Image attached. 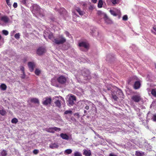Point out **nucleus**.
I'll return each mask as SVG.
<instances>
[{
	"label": "nucleus",
	"mask_w": 156,
	"mask_h": 156,
	"mask_svg": "<svg viewBox=\"0 0 156 156\" xmlns=\"http://www.w3.org/2000/svg\"><path fill=\"white\" fill-rule=\"evenodd\" d=\"M66 39L62 35H59L56 38H54L53 42L57 44H62L65 43Z\"/></svg>",
	"instance_id": "1"
},
{
	"label": "nucleus",
	"mask_w": 156,
	"mask_h": 156,
	"mask_svg": "<svg viewBox=\"0 0 156 156\" xmlns=\"http://www.w3.org/2000/svg\"><path fill=\"white\" fill-rule=\"evenodd\" d=\"M32 12L34 14H39L41 9L40 6L36 4H34L31 7Z\"/></svg>",
	"instance_id": "2"
},
{
	"label": "nucleus",
	"mask_w": 156,
	"mask_h": 156,
	"mask_svg": "<svg viewBox=\"0 0 156 156\" xmlns=\"http://www.w3.org/2000/svg\"><path fill=\"white\" fill-rule=\"evenodd\" d=\"M55 99L56 100L55 103L56 105L58 107H60L61 106V103H62L63 102L65 103V101L64 99L61 96L59 97H55Z\"/></svg>",
	"instance_id": "3"
},
{
	"label": "nucleus",
	"mask_w": 156,
	"mask_h": 156,
	"mask_svg": "<svg viewBox=\"0 0 156 156\" xmlns=\"http://www.w3.org/2000/svg\"><path fill=\"white\" fill-rule=\"evenodd\" d=\"M44 130L49 133H54L55 131H60L61 129L56 127H51L49 128H45Z\"/></svg>",
	"instance_id": "4"
},
{
	"label": "nucleus",
	"mask_w": 156,
	"mask_h": 156,
	"mask_svg": "<svg viewBox=\"0 0 156 156\" xmlns=\"http://www.w3.org/2000/svg\"><path fill=\"white\" fill-rule=\"evenodd\" d=\"M131 99L136 102H138L141 100V98L140 94H138L133 96Z\"/></svg>",
	"instance_id": "5"
},
{
	"label": "nucleus",
	"mask_w": 156,
	"mask_h": 156,
	"mask_svg": "<svg viewBox=\"0 0 156 156\" xmlns=\"http://www.w3.org/2000/svg\"><path fill=\"white\" fill-rule=\"evenodd\" d=\"M79 46L81 47V49H82V48H84V51H86L87 50L89 47V44L86 42H82L79 44Z\"/></svg>",
	"instance_id": "6"
},
{
	"label": "nucleus",
	"mask_w": 156,
	"mask_h": 156,
	"mask_svg": "<svg viewBox=\"0 0 156 156\" xmlns=\"http://www.w3.org/2000/svg\"><path fill=\"white\" fill-rule=\"evenodd\" d=\"M76 100V98L75 96L71 95L68 101V104L70 106L73 105L74 104V101Z\"/></svg>",
	"instance_id": "7"
},
{
	"label": "nucleus",
	"mask_w": 156,
	"mask_h": 156,
	"mask_svg": "<svg viewBox=\"0 0 156 156\" xmlns=\"http://www.w3.org/2000/svg\"><path fill=\"white\" fill-rule=\"evenodd\" d=\"M9 20V18L7 16H2L0 20L1 25H4L5 24L8 22Z\"/></svg>",
	"instance_id": "8"
},
{
	"label": "nucleus",
	"mask_w": 156,
	"mask_h": 156,
	"mask_svg": "<svg viewBox=\"0 0 156 156\" xmlns=\"http://www.w3.org/2000/svg\"><path fill=\"white\" fill-rule=\"evenodd\" d=\"M58 82L61 84H63L65 83L66 80L65 77L63 76H60L57 79Z\"/></svg>",
	"instance_id": "9"
},
{
	"label": "nucleus",
	"mask_w": 156,
	"mask_h": 156,
	"mask_svg": "<svg viewBox=\"0 0 156 156\" xmlns=\"http://www.w3.org/2000/svg\"><path fill=\"white\" fill-rule=\"evenodd\" d=\"M45 49L42 47H40L38 48L37 50V53L39 55H41L45 52Z\"/></svg>",
	"instance_id": "10"
},
{
	"label": "nucleus",
	"mask_w": 156,
	"mask_h": 156,
	"mask_svg": "<svg viewBox=\"0 0 156 156\" xmlns=\"http://www.w3.org/2000/svg\"><path fill=\"white\" fill-rule=\"evenodd\" d=\"M60 137L64 140H68L71 139V136H69L66 133H62L60 134Z\"/></svg>",
	"instance_id": "11"
},
{
	"label": "nucleus",
	"mask_w": 156,
	"mask_h": 156,
	"mask_svg": "<svg viewBox=\"0 0 156 156\" xmlns=\"http://www.w3.org/2000/svg\"><path fill=\"white\" fill-rule=\"evenodd\" d=\"M51 101V98H46L43 102V104L44 105H47L50 104Z\"/></svg>",
	"instance_id": "12"
},
{
	"label": "nucleus",
	"mask_w": 156,
	"mask_h": 156,
	"mask_svg": "<svg viewBox=\"0 0 156 156\" xmlns=\"http://www.w3.org/2000/svg\"><path fill=\"white\" fill-rule=\"evenodd\" d=\"M35 65L34 62H30L28 63V66L30 71H33Z\"/></svg>",
	"instance_id": "13"
},
{
	"label": "nucleus",
	"mask_w": 156,
	"mask_h": 156,
	"mask_svg": "<svg viewBox=\"0 0 156 156\" xmlns=\"http://www.w3.org/2000/svg\"><path fill=\"white\" fill-rule=\"evenodd\" d=\"M83 154L85 156H90L91 155V152L90 150H83Z\"/></svg>",
	"instance_id": "14"
},
{
	"label": "nucleus",
	"mask_w": 156,
	"mask_h": 156,
	"mask_svg": "<svg viewBox=\"0 0 156 156\" xmlns=\"http://www.w3.org/2000/svg\"><path fill=\"white\" fill-rule=\"evenodd\" d=\"M104 19L105 23L107 24H111L112 23V20L106 15L105 16Z\"/></svg>",
	"instance_id": "15"
},
{
	"label": "nucleus",
	"mask_w": 156,
	"mask_h": 156,
	"mask_svg": "<svg viewBox=\"0 0 156 156\" xmlns=\"http://www.w3.org/2000/svg\"><path fill=\"white\" fill-rule=\"evenodd\" d=\"M83 72L82 74L83 76H86L87 77H88L89 74H90V72L87 69H85L83 71Z\"/></svg>",
	"instance_id": "16"
},
{
	"label": "nucleus",
	"mask_w": 156,
	"mask_h": 156,
	"mask_svg": "<svg viewBox=\"0 0 156 156\" xmlns=\"http://www.w3.org/2000/svg\"><path fill=\"white\" fill-rule=\"evenodd\" d=\"M34 102L35 103H39V101L38 99L37 98H32L30 99L28 101V102Z\"/></svg>",
	"instance_id": "17"
},
{
	"label": "nucleus",
	"mask_w": 156,
	"mask_h": 156,
	"mask_svg": "<svg viewBox=\"0 0 156 156\" xmlns=\"http://www.w3.org/2000/svg\"><path fill=\"white\" fill-rule=\"evenodd\" d=\"M140 84L139 82L136 81L135 82L134 85V88L136 89H138L140 87Z\"/></svg>",
	"instance_id": "18"
},
{
	"label": "nucleus",
	"mask_w": 156,
	"mask_h": 156,
	"mask_svg": "<svg viewBox=\"0 0 156 156\" xmlns=\"http://www.w3.org/2000/svg\"><path fill=\"white\" fill-rule=\"evenodd\" d=\"M58 146L56 143H51L50 145V147L52 149L57 148L58 147Z\"/></svg>",
	"instance_id": "19"
},
{
	"label": "nucleus",
	"mask_w": 156,
	"mask_h": 156,
	"mask_svg": "<svg viewBox=\"0 0 156 156\" xmlns=\"http://www.w3.org/2000/svg\"><path fill=\"white\" fill-rule=\"evenodd\" d=\"M76 10L77 12H78L79 14L80 15H83L84 13V12L82 11H81L80 9L79 8H77Z\"/></svg>",
	"instance_id": "20"
},
{
	"label": "nucleus",
	"mask_w": 156,
	"mask_h": 156,
	"mask_svg": "<svg viewBox=\"0 0 156 156\" xmlns=\"http://www.w3.org/2000/svg\"><path fill=\"white\" fill-rule=\"evenodd\" d=\"M0 88L2 90H5L7 88L6 86L4 84H2L0 86Z\"/></svg>",
	"instance_id": "21"
},
{
	"label": "nucleus",
	"mask_w": 156,
	"mask_h": 156,
	"mask_svg": "<svg viewBox=\"0 0 156 156\" xmlns=\"http://www.w3.org/2000/svg\"><path fill=\"white\" fill-rule=\"evenodd\" d=\"M56 83V80L55 79H52L51 80V84L53 86H55L57 87H58V85H57V84Z\"/></svg>",
	"instance_id": "22"
},
{
	"label": "nucleus",
	"mask_w": 156,
	"mask_h": 156,
	"mask_svg": "<svg viewBox=\"0 0 156 156\" xmlns=\"http://www.w3.org/2000/svg\"><path fill=\"white\" fill-rule=\"evenodd\" d=\"M151 94L155 97H156V88L152 90Z\"/></svg>",
	"instance_id": "23"
},
{
	"label": "nucleus",
	"mask_w": 156,
	"mask_h": 156,
	"mask_svg": "<svg viewBox=\"0 0 156 156\" xmlns=\"http://www.w3.org/2000/svg\"><path fill=\"white\" fill-rule=\"evenodd\" d=\"M103 4V1L102 0H99L98 4V7L100 8L102 7Z\"/></svg>",
	"instance_id": "24"
},
{
	"label": "nucleus",
	"mask_w": 156,
	"mask_h": 156,
	"mask_svg": "<svg viewBox=\"0 0 156 156\" xmlns=\"http://www.w3.org/2000/svg\"><path fill=\"white\" fill-rule=\"evenodd\" d=\"M48 37L49 39L52 40V41L54 40L53 35L52 33H50L48 35Z\"/></svg>",
	"instance_id": "25"
},
{
	"label": "nucleus",
	"mask_w": 156,
	"mask_h": 156,
	"mask_svg": "<svg viewBox=\"0 0 156 156\" xmlns=\"http://www.w3.org/2000/svg\"><path fill=\"white\" fill-rule=\"evenodd\" d=\"M72 152V151L71 149H68L66 150L65 151V153L67 154H71Z\"/></svg>",
	"instance_id": "26"
},
{
	"label": "nucleus",
	"mask_w": 156,
	"mask_h": 156,
	"mask_svg": "<svg viewBox=\"0 0 156 156\" xmlns=\"http://www.w3.org/2000/svg\"><path fill=\"white\" fill-rule=\"evenodd\" d=\"M7 155V152L6 151L4 150H3L1 153V156H6Z\"/></svg>",
	"instance_id": "27"
},
{
	"label": "nucleus",
	"mask_w": 156,
	"mask_h": 156,
	"mask_svg": "<svg viewBox=\"0 0 156 156\" xmlns=\"http://www.w3.org/2000/svg\"><path fill=\"white\" fill-rule=\"evenodd\" d=\"M143 153L140 152L139 151H136V156H143Z\"/></svg>",
	"instance_id": "28"
},
{
	"label": "nucleus",
	"mask_w": 156,
	"mask_h": 156,
	"mask_svg": "<svg viewBox=\"0 0 156 156\" xmlns=\"http://www.w3.org/2000/svg\"><path fill=\"white\" fill-rule=\"evenodd\" d=\"M59 12L62 14H65L66 12L65 9L63 8H61Z\"/></svg>",
	"instance_id": "29"
},
{
	"label": "nucleus",
	"mask_w": 156,
	"mask_h": 156,
	"mask_svg": "<svg viewBox=\"0 0 156 156\" xmlns=\"http://www.w3.org/2000/svg\"><path fill=\"white\" fill-rule=\"evenodd\" d=\"M72 114V112L71 110H67L64 112L65 114H69L70 115Z\"/></svg>",
	"instance_id": "30"
},
{
	"label": "nucleus",
	"mask_w": 156,
	"mask_h": 156,
	"mask_svg": "<svg viewBox=\"0 0 156 156\" xmlns=\"http://www.w3.org/2000/svg\"><path fill=\"white\" fill-rule=\"evenodd\" d=\"M74 156H82L81 154L79 152L76 151L74 153Z\"/></svg>",
	"instance_id": "31"
},
{
	"label": "nucleus",
	"mask_w": 156,
	"mask_h": 156,
	"mask_svg": "<svg viewBox=\"0 0 156 156\" xmlns=\"http://www.w3.org/2000/svg\"><path fill=\"white\" fill-rule=\"evenodd\" d=\"M35 73L36 75H38L41 73V71L38 69H37L35 71Z\"/></svg>",
	"instance_id": "32"
},
{
	"label": "nucleus",
	"mask_w": 156,
	"mask_h": 156,
	"mask_svg": "<svg viewBox=\"0 0 156 156\" xmlns=\"http://www.w3.org/2000/svg\"><path fill=\"white\" fill-rule=\"evenodd\" d=\"M18 121V119L15 118L13 119L11 121V122L12 123L15 124L17 123Z\"/></svg>",
	"instance_id": "33"
},
{
	"label": "nucleus",
	"mask_w": 156,
	"mask_h": 156,
	"mask_svg": "<svg viewBox=\"0 0 156 156\" xmlns=\"http://www.w3.org/2000/svg\"><path fill=\"white\" fill-rule=\"evenodd\" d=\"M0 114L2 115H4L6 114V111L3 109L0 110Z\"/></svg>",
	"instance_id": "34"
},
{
	"label": "nucleus",
	"mask_w": 156,
	"mask_h": 156,
	"mask_svg": "<svg viewBox=\"0 0 156 156\" xmlns=\"http://www.w3.org/2000/svg\"><path fill=\"white\" fill-rule=\"evenodd\" d=\"M2 34L6 36L9 34V32L8 31L5 30H3L2 31Z\"/></svg>",
	"instance_id": "35"
},
{
	"label": "nucleus",
	"mask_w": 156,
	"mask_h": 156,
	"mask_svg": "<svg viewBox=\"0 0 156 156\" xmlns=\"http://www.w3.org/2000/svg\"><path fill=\"white\" fill-rule=\"evenodd\" d=\"M83 102H84V104H85L86 105H89L92 103H91L90 102L88 101H83Z\"/></svg>",
	"instance_id": "36"
},
{
	"label": "nucleus",
	"mask_w": 156,
	"mask_h": 156,
	"mask_svg": "<svg viewBox=\"0 0 156 156\" xmlns=\"http://www.w3.org/2000/svg\"><path fill=\"white\" fill-rule=\"evenodd\" d=\"M119 0H111V2L113 4H117Z\"/></svg>",
	"instance_id": "37"
},
{
	"label": "nucleus",
	"mask_w": 156,
	"mask_h": 156,
	"mask_svg": "<svg viewBox=\"0 0 156 156\" xmlns=\"http://www.w3.org/2000/svg\"><path fill=\"white\" fill-rule=\"evenodd\" d=\"M20 35L19 33L16 34L15 35L14 37L16 39H19L20 38Z\"/></svg>",
	"instance_id": "38"
},
{
	"label": "nucleus",
	"mask_w": 156,
	"mask_h": 156,
	"mask_svg": "<svg viewBox=\"0 0 156 156\" xmlns=\"http://www.w3.org/2000/svg\"><path fill=\"white\" fill-rule=\"evenodd\" d=\"M110 12H111V14L113 16H116V14L115 12V11L113 10H110Z\"/></svg>",
	"instance_id": "39"
},
{
	"label": "nucleus",
	"mask_w": 156,
	"mask_h": 156,
	"mask_svg": "<svg viewBox=\"0 0 156 156\" xmlns=\"http://www.w3.org/2000/svg\"><path fill=\"white\" fill-rule=\"evenodd\" d=\"M39 152V151L37 149H35L33 151V153L34 154H37Z\"/></svg>",
	"instance_id": "40"
},
{
	"label": "nucleus",
	"mask_w": 156,
	"mask_h": 156,
	"mask_svg": "<svg viewBox=\"0 0 156 156\" xmlns=\"http://www.w3.org/2000/svg\"><path fill=\"white\" fill-rule=\"evenodd\" d=\"M6 3L9 6H11V4L10 2V0H6Z\"/></svg>",
	"instance_id": "41"
},
{
	"label": "nucleus",
	"mask_w": 156,
	"mask_h": 156,
	"mask_svg": "<svg viewBox=\"0 0 156 156\" xmlns=\"http://www.w3.org/2000/svg\"><path fill=\"white\" fill-rule=\"evenodd\" d=\"M128 19L127 16L126 15L122 17V20H126Z\"/></svg>",
	"instance_id": "42"
},
{
	"label": "nucleus",
	"mask_w": 156,
	"mask_h": 156,
	"mask_svg": "<svg viewBox=\"0 0 156 156\" xmlns=\"http://www.w3.org/2000/svg\"><path fill=\"white\" fill-rule=\"evenodd\" d=\"M16 33L15 30H13L10 33V35L11 36H12L14 35V34Z\"/></svg>",
	"instance_id": "43"
},
{
	"label": "nucleus",
	"mask_w": 156,
	"mask_h": 156,
	"mask_svg": "<svg viewBox=\"0 0 156 156\" xmlns=\"http://www.w3.org/2000/svg\"><path fill=\"white\" fill-rule=\"evenodd\" d=\"M113 98L115 100H117L118 98L115 95H112V96Z\"/></svg>",
	"instance_id": "44"
},
{
	"label": "nucleus",
	"mask_w": 156,
	"mask_h": 156,
	"mask_svg": "<svg viewBox=\"0 0 156 156\" xmlns=\"http://www.w3.org/2000/svg\"><path fill=\"white\" fill-rule=\"evenodd\" d=\"M20 69L22 71L23 73H24V67L22 66H21Z\"/></svg>",
	"instance_id": "45"
},
{
	"label": "nucleus",
	"mask_w": 156,
	"mask_h": 156,
	"mask_svg": "<svg viewBox=\"0 0 156 156\" xmlns=\"http://www.w3.org/2000/svg\"><path fill=\"white\" fill-rule=\"evenodd\" d=\"M152 119L153 121H156V115H154Z\"/></svg>",
	"instance_id": "46"
},
{
	"label": "nucleus",
	"mask_w": 156,
	"mask_h": 156,
	"mask_svg": "<svg viewBox=\"0 0 156 156\" xmlns=\"http://www.w3.org/2000/svg\"><path fill=\"white\" fill-rule=\"evenodd\" d=\"M17 6V3L16 2H14V3L13 4V7L14 8H16Z\"/></svg>",
	"instance_id": "47"
},
{
	"label": "nucleus",
	"mask_w": 156,
	"mask_h": 156,
	"mask_svg": "<svg viewBox=\"0 0 156 156\" xmlns=\"http://www.w3.org/2000/svg\"><path fill=\"white\" fill-rule=\"evenodd\" d=\"M27 0H21V2L23 4H26V3Z\"/></svg>",
	"instance_id": "48"
},
{
	"label": "nucleus",
	"mask_w": 156,
	"mask_h": 156,
	"mask_svg": "<svg viewBox=\"0 0 156 156\" xmlns=\"http://www.w3.org/2000/svg\"><path fill=\"white\" fill-rule=\"evenodd\" d=\"M65 33L66 34V36H68V37H69L70 36H71V35L69 36V33L68 32H67V31L65 32Z\"/></svg>",
	"instance_id": "49"
},
{
	"label": "nucleus",
	"mask_w": 156,
	"mask_h": 156,
	"mask_svg": "<svg viewBox=\"0 0 156 156\" xmlns=\"http://www.w3.org/2000/svg\"><path fill=\"white\" fill-rule=\"evenodd\" d=\"M25 77V73H23V75L21 76V78L23 79H24Z\"/></svg>",
	"instance_id": "50"
},
{
	"label": "nucleus",
	"mask_w": 156,
	"mask_h": 156,
	"mask_svg": "<svg viewBox=\"0 0 156 156\" xmlns=\"http://www.w3.org/2000/svg\"><path fill=\"white\" fill-rule=\"evenodd\" d=\"M109 156H117L114 154L111 153L109 154Z\"/></svg>",
	"instance_id": "51"
},
{
	"label": "nucleus",
	"mask_w": 156,
	"mask_h": 156,
	"mask_svg": "<svg viewBox=\"0 0 156 156\" xmlns=\"http://www.w3.org/2000/svg\"><path fill=\"white\" fill-rule=\"evenodd\" d=\"M85 109L86 110H88L89 108V107L88 106V105H87L85 107Z\"/></svg>",
	"instance_id": "52"
},
{
	"label": "nucleus",
	"mask_w": 156,
	"mask_h": 156,
	"mask_svg": "<svg viewBox=\"0 0 156 156\" xmlns=\"http://www.w3.org/2000/svg\"><path fill=\"white\" fill-rule=\"evenodd\" d=\"M92 2L94 3H96L97 2V0H92Z\"/></svg>",
	"instance_id": "53"
},
{
	"label": "nucleus",
	"mask_w": 156,
	"mask_h": 156,
	"mask_svg": "<svg viewBox=\"0 0 156 156\" xmlns=\"http://www.w3.org/2000/svg\"><path fill=\"white\" fill-rule=\"evenodd\" d=\"M153 29L156 32V27L154 26L153 27Z\"/></svg>",
	"instance_id": "54"
},
{
	"label": "nucleus",
	"mask_w": 156,
	"mask_h": 156,
	"mask_svg": "<svg viewBox=\"0 0 156 156\" xmlns=\"http://www.w3.org/2000/svg\"><path fill=\"white\" fill-rule=\"evenodd\" d=\"M101 13V12L99 11V12H98V14H100Z\"/></svg>",
	"instance_id": "55"
},
{
	"label": "nucleus",
	"mask_w": 156,
	"mask_h": 156,
	"mask_svg": "<svg viewBox=\"0 0 156 156\" xmlns=\"http://www.w3.org/2000/svg\"><path fill=\"white\" fill-rule=\"evenodd\" d=\"M84 113H87V111H86V110H84Z\"/></svg>",
	"instance_id": "56"
},
{
	"label": "nucleus",
	"mask_w": 156,
	"mask_h": 156,
	"mask_svg": "<svg viewBox=\"0 0 156 156\" xmlns=\"http://www.w3.org/2000/svg\"><path fill=\"white\" fill-rule=\"evenodd\" d=\"M73 15H75V12H73Z\"/></svg>",
	"instance_id": "57"
},
{
	"label": "nucleus",
	"mask_w": 156,
	"mask_h": 156,
	"mask_svg": "<svg viewBox=\"0 0 156 156\" xmlns=\"http://www.w3.org/2000/svg\"><path fill=\"white\" fill-rule=\"evenodd\" d=\"M151 32H152L153 33H155L153 31V30H151Z\"/></svg>",
	"instance_id": "58"
},
{
	"label": "nucleus",
	"mask_w": 156,
	"mask_h": 156,
	"mask_svg": "<svg viewBox=\"0 0 156 156\" xmlns=\"http://www.w3.org/2000/svg\"><path fill=\"white\" fill-rule=\"evenodd\" d=\"M44 38H45V35H44Z\"/></svg>",
	"instance_id": "59"
},
{
	"label": "nucleus",
	"mask_w": 156,
	"mask_h": 156,
	"mask_svg": "<svg viewBox=\"0 0 156 156\" xmlns=\"http://www.w3.org/2000/svg\"><path fill=\"white\" fill-rule=\"evenodd\" d=\"M155 68H156V65H155Z\"/></svg>",
	"instance_id": "60"
},
{
	"label": "nucleus",
	"mask_w": 156,
	"mask_h": 156,
	"mask_svg": "<svg viewBox=\"0 0 156 156\" xmlns=\"http://www.w3.org/2000/svg\"><path fill=\"white\" fill-rule=\"evenodd\" d=\"M109 0H107V1L108 2V1Z\"/></svg>",
	"instance_id": "61"
}]
</instances>
